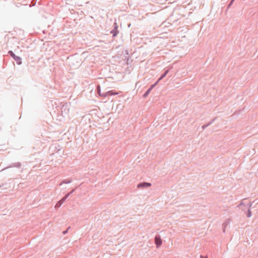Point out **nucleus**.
Here are the masks:
<instances>
[{
  "mask_svg": "<svg viewBox=\"0 0 258 258\" xmlns=\"http://www.w3.org/2000/svg\"><path fill=\"white\" fill-rule=\"evenodd\" d=\"M155 243L157 246V247H159L162 243V240L160 237L156 236L155 238Z\"/></svg>",
  "mask_w": 258,
  "mask_h": 258,
  "instance_id": "1",
  "label": "nucleus"
},
{
  "mask_svg": "<svg viewBox=\"0 0 258 258\" xmlns=\"http://www.w3.org/2000/svg\"><path fill=\"white\" fill-rule=\"evenodd\" d=\"M151 185V184L150 183H141L138 184V187H150Z\"/></svg>",
  "mask_w": 258,
  "mask_h": 258,
  "instance_id": "2",
  "label": "nucleus"
},
{
  "mask_svg": "<svg viewBox=\"0 0 258 258\" xmlns=\"http://www.w3.org/2000/svg\"><path fill=\"white\" fill-rule=\"evenodd\" d=\"M69 196V195L66 196L64 198H63L61 200H60L58 203L60 205L63 203V201L67 198V197Z\"/></svg>",
  "mask_w": 258,
  "mask_h": 258,
  "instance_id": "3",
  "label": "nucleus"
},
{
  "mask_svg": "<svg viewBox=\"0 0 258 258\" xmlns=\"http://www.w3.org/2000/svg\"><path fill=\"white\" fill-rule=\"evenodd\" d=\"M168 72V70L166 71L164 73V74L161 76V77L159 79V80L158 81L159 82L161 79H162L164 77H165L166 76V75L167 74Z\"/></svg>",
  "mask_w": 258,
  "mask_h": 258,
  "instance_id": "4",
  "label": "nucleus"
},
{
  "mask_svg": "<svg viewBox=\"0 0 258 258\" xmlns=\"http://www.w3.org/2000/svg\"><path fill=\"white\" fill-rule=\"evenodd\" d=\"M14 59L17 62L18 64H20L21 63V58L19 56H16V57H15Z\"/></svg>",
  "mask_w": 258,
  "mask_h": 258,
  "instance_id": "5",
  "label": "nucleus"
},
{
  "mask_svg": "<svg viewBox=\"0 0 258 258\" xmlns=\"http://www.w3.org/2000/svg\"><path fill=\"white\" fill-rule=\"evenodd\" d=\"M10 55L14 58L15 57H16V55L11 51H9V52Z\"/></svg>",
  "mask_w": 258,
  "mask_h": 258,
  "instance_id": "6",
  "label": "nucleus"
},
{
  "mask_svg": "<svg viewBox=\"0 0 258 258\" xmlns=\"http://www.w3.org/2000/svg\"><path fill=\"white\" fill-rule=\"evenodd\" d=\"M150 91H151V90H150V89H149V90H148V91L145 93V94H144V96H145V97L147 96L149 94V92H150Z\"/></svg>",
  "mask_w": 258,
  "mask_h": 258,
  "instance_id": "7",
  "label": "nucleus"
},
{
  "mask_svg": "<svg viewBox=\"0 0 258 258\" xmlns=\"http://www.w3.org/2000/svg\"><path fill=\"white\" fill-rule=\"evenodd\" d=\"M159 81H157V82L151 86V88L149 89L151 90L155 85H156L158 83Z\"/></svg>",
  "mask_w": 258,
  "mask_h": 258,
  "instance_id": "8",
  "label": "nucleus"
},
{
  "mask_svg": "<svg viewBox=\"0 0 258 258\" xmlns=\"http://www.w3.org/2000/svg\"><path fill=\"white\" fill-rule=\"evenodd\" d=\"M60 206H61V205H60L59 204H58V203H57L56 204L55 207H56L58 208V207H59Z\"/></svg>",
  "mask_w": 258,
  "mask_h": 258,
  "instance_id": "9",
  "label": "nucleus"
},
{
  "mask_svg": "<svg viewBox=\"0 0 258 258\" xmlns=\"http://www.w3.org/2000/svg\"><path fill=\"white\" fill-rule=\"evenodd\" d=\"M251 216V212H250V211H249V213H248V214L247 215V217H250Z\"/></svg>",
  "mask_w": 258,
  "mask_h": 258,
  "instance_id": "10",
  "label": "nucleus"
},
{
  "mask_svg": "<svg viewBox=\"0 0 258 258\" xmlns=\"http://www.w3.org/2000/svg\"><path fill=\"white\" fill-rule=\"evenodd\" d=\"M111 95H113V94H117V93H110Z\"/></svg>",
  "mask_w": 258,
  "mask_h": 258,
  "instance_id": "11",
  "label": "nucleus"
}]
</instances>
